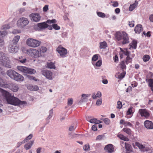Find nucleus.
Instances as JSON below:
<instances>
[{
	"label": "nucleus",
	"instance_id": "nucleus-1",
	"mask_svg": "<svg viewBox=\"0 0 153 153\" xmlns=\"http://www.w3.org/2000/svg\"><path fill=\"white\" fill-rule=\"evenodd\" d=\"M2 95L4 97L8 104L14 105H24L26 103L25 101H21L18 98L12 95L11 94L2 88H0Z\"/></svg>",
	"mask_w": 153,
	"mask_h": 153
},
{
	"label": "nucleus",
	"instance_id": "nucleus-2",
	"mask_svg": "<svg viewBox=\"0 0 153 153\" xmlns=\"http://www.w3.org/2000/svg\"><path fill=\"white\" fill-rule=\"evenodd\" d=\"M0 61L2 62V65L5 67L11 68V66L9 58L5 56L3 53H0Z\"/></svg>",
	"mask_w": 153,
	"mask_h": 153
},
{
	"label": "nucleus",
	"instance_id": "nucleus-3",
	"mask_svg": "<svg viewBox=\"0 0 153 153\" xmlns=\"http://www.w3.org/2000/svg\"><path fill=\"white\" fill-rule=\"evenodd\" d=\"M26 43L27 45L29 47L32 48H36L40 45L41 42L37 39L30 38L27 39Z\"/></svg>",
	"mask_w": 153,
	"mask_h": 153
},
{
	"label": "nucleus",
	"instance_id": "nucleus-4",
	"mask_svg": "<svg viewBox=\"0 0 153 153\" xmlns=\"http://www.w3.org/2000/svg\"><path fill=\"white\" fill-rule=\"evenodd\" d=\"M17 68L19 71L24 74H34L36 72V71L34 69L25 66H18L17 67Z\"/></svg>",
	"mask_w": 153,
	"mask_h": 153
},
{
	"label": "nucleus",
	"instance_id": "nucleus-5",
	"mask_svg": "<svg viewBox=\"0 0 153 153\" xmlns=\"http://www.w3.org/2000/svg\"><path fill=\"white\" fill-rule=\"evenodd\" d=\"M27 52L31 56L35 57H39L41 56L39 51L38 50L34 48H30L27 50Z\"/></svg>",
	"mask_w": 153,
	"mask_h": 153
},
{
	"label": "nucleus",
	"instance_id": "nucleus-6",
	"mask_svg": "<svg viewBox=\"0 0 153 153\" xmlns=\"http://www.w3.org/2000/svg\"><path fill=\"white\" fill-rule=\"evenodd\" d=\"M29 23L27 19L23 17L19 19L17 22V25L21 27H25Z\"/></svg>",
	"mask_w": 153,
	"mask_h": 153
},
{
	"label": "nucleus",
	"instance_id": "nucleus-7",
	"mask_svg": "<svg viewBox=\"0 0 153 153\" xmlns=\"http://www.w3.org/2000/svg\"><path fill=\"white\" fill-rule=\"evenodd\" d=\"M29 16L32 21L35 22H39L41 18L39 14L37 13H31L29 15Z\"/></svg>",
	"mask_w": 153,
	"mask_h": 153
},
{
	"label": "nucleus",
	"instance_id": "nucleus-8",
	"mask_svg": "<svg viewBox=\"0 0 153 153\" xmlns=\"http://www.w3.org/2000/svg\"><path fill=\"white\" fill-rule=\"evenodd\" d=\"M57 51L59 54L62 57L65 56L67 54V51L66 49L59 46L57 48Z\"/></svg>",
	"mask_w": 153,
	"mask_h": 153
},
{
	"label": "nucleus",
	"instance_id": "nucleus-9",
	"mask_svg": "<svg viewBox=\"0 0 153 153\" xmlns=\"http://www.w3.org/2000/svg\"><path fill=\"white\" fill-rule=\"evenodd\" d=\"M135 145L137 146L142 151L147 152L150 150L149 148L146 147L144 144H142L139 143L138 142H136L135 143Z\"/></svg>",
	"mask_w": 153,
	"mask_h": 153
},
{
	"label": "nucleus",
	"instance_id": "nucleus-10",
	"mask_svg": "<svg viewBox=\"0 0 153 153\" xmlns=\"http://www.w3.org/2000/svg\"><path fill=\"white\" fill-rule=\"evenodd\" d=\"M149 112L150 111L147 110L146 109H140L139 110V113L141 117H144L146 118H148L150 116Z\"/></svg>",
	"mask_w": 153,
	"mask_h": 153
},
{
	"label": "nucleus",
	"instance_id": "nucleus-11",
	"mask_svg": "<svg viewBox=\"0 0 153 153\" xmlns=\"http://www.w3.org/2000/svg\"><path fill=\"white\" fill-rule=\"evenodd\" d=\"M7 85H8V87L5 88H9L14 92H17L19 90V87L18 85L16 84L11 83L7 84Z\"/></svg>",
	"mask_w": 153,
	"mask_h": 153
},
{
	"label": "nucleus",
	"instance_id": "nucleus-12",
	"mask_svg": "<svg viewBox=\"0 0 153 153\" xmlns=\"http://www.w3.org/2000/svg\"><path fill=\"white\" fill-rule=\"evenodd\" d=\"M19 50V48L17 45L13 44L10 45L9 48V51L12 53H15Z\"/></svg>",
	"mask_w": 153,
	"mask_h": 153
},
{
	"label": "nucleus",
	"instance_id": "nucleus-13",
	"mask_svg": "<svg viewBox=\"0 0 153 153\" xmlns=\"http://www.w3.org/2000/svg\"><path fill=\"white\" fill-rule=\"evenodd\" d=\"M42 74L47 78L49 79H52V73L51 72L48 70H44L42 71Z\"/></svg>",
	"mask_w": 153,
	"mask_h": 153
},
{
	"label": "nucleus",
	"instance_id": "nucleus-14",
	"mask_svg": "<svg viewBox=\"0 0 153 153\" xmlns=\"http://www.w3.org/2000/svg\"><path fill=\"white\" fill-rule=\"evenodd\" d=\"M122 39L123 41L122 43L123 44H125L129 42V38L128 34L125 32H123Z\"/></svg>",
	"mask_w": 153,
	"mask_h": 153
},
{
	"label": "nucleus",
	"instance_id": "nucleus-15",
	"mask_svg": "<svg viewBox=\"0 0 153 153\" xmlns=\"http://www.w3.org/2000/svg\"><path fill=\"white\" fill-rule=\"evenodd\" d=\"M17 73L13 70L10 69L8 70L7 72V74L11 78L14 79Z\"/></svg>",
	"mask_w": 153,
	"mask_h": 153
},
{
	"label": "nucleus",
	"instance_id": "nucleus-16",
	"mask_svg": "<svg viewBox=\"0 0 153 153\" xmlns=\"http://www.w3.org/2000/svg\"><path fill=\"white\" fill-rule=\"evenodd\" d=\"M49 26L46 21L37 24L38 27L41 29H45L48 27Z\"/></svg>",
	"mask_w": 153,
	"mask_h": 153
},
{
	"label": "nucleus",
	"instance_id": "nucleus-17",
	"mask_svg": "<svg viewBox=\"0 0 153 153\" xmlns=\"http://www.w3.org/2000/svg\"><path fill=\"white\" fill-rule=\"evenodd\" d=\"M105 150L109 153H111L114 152V147L112 145L109 144L105 147Z\"/></svg>",
	"mask_w": 153,
	"mask_h": 153
},
{
	"label": "nucleus",
	"instance_id": "nucleus-18",
	"mask_svg": "<svg viewBox=\"0 0 153 153\" xmlns=\"http://www.w3.org/2000/svg\"><path fill=\"white\" fill-rule=\"evenodd\" d=\"M143 28L142 25L139 24L137 25L135 27L134 31L137 34H139L142 31Z\"/></svg>",
	"mask_w": 153,
	"mask_h": 153
},
{
	"label": "nucleus",
	"instance_id": "nucleus-19",
	"mask_svg": "<svg viewBox=\"0 0 153 153\" xmlns=\"http://www.w3.org/2000/svg\"><path fill=\"white\" fill-rule=\"evenodd\" d=\"M121 144L122 146H124L127 151H131V145L127 143L124 142H122Z\"/></svg>",
	"mask_w": 153,
	"mask_h": 153
},
{
	"label": "nucleus",
	"instance_id": "nucleus-20",
	"mask_svg": "<svg viewBox=\"0 0 153 153\" xmlns=\"http://www.w3.org/2000/svg\"><path fill=\"white\" fill-rule=\"evenodd\" d=\"M13 79L18 81H22L24 80V77L22 75L17 73Z\"/></svg>",
	"mask_w": 153,
	"mask_h": 153
},
{
	"label": "nucleus",
	"instance_id": "nucleus-21",
	"mask_svg": "<svg viewBox=\"0 0 153 153\" xmlns=\"http://www.w3.org/2000/svg\"><path fill=\"white\" fill-rule=\"evenodd\" d=\"M8 85L6 83V81L2 78L0 77V86L2 87L5 88L8 87Z\"/></svg>",
	"mask_w": 153,
	"mask_h": 153
},
{
	"label": "nucleus",
	"instance_id": "nucleus-22",
	"mask_svg": "<svg viewBox=\"0 0 153 153\" xmlns=\"http://www.w3.org/2000/svg\"><path fill=\"white\" fill-rule=\"evenodd\" d=\"M138 4V1L136 0L135 1L134 3L130 5L129 7V10L131 11H132L137 7Z\"/></svg>",
	"mask_w": 153,
	"mask_h": 153
},
{
	"label": "nucleus",
	"instance_id": "nucleus-23",
	"mask_svg": "<svg viewBox=\"0 0 153 153\" xmlns=\"http://www.w3.org/2000/svg\"><path fill=\"white\" fill-rule=\"evenodd\" d=\"M27 89L32 91H36L39 89V87L37 85H29L27 87Z\"/></svg>",
	"mask_w": 153,
	"mask_h": 153
},
{
	"label": "nucleus",
	"instance_id": "nucleus-24",
	"mask_svg": "<svg viewBox=\"0 0 153 153\" xmlns=\"http://www.w3.org/2000/svg\"><path fill=\"white\" fill-rule=\"evenodd\" d=\"M137 42L136 41L133 40L132 42L130 44L129 46L130 47L129 49H131V48H132L133 49H135L136 48L137 46Z\"/></svg>",
	"mask_w": 153,
	"mask_h": 153
},
{
	"label": "nucleus",
	"instance_id": "nucleus-25",
	"mask_svg": "<svg viewBox=\"0 0 153 153\" xmlns=\"http://www.w3.org/2000/svg\"><path fill=\"white\" fill-rule=\"evenodd\" d=\"M34 142L33 140H31L27 143L25 144L24 148L26 150H28L30 148Z\"/></svg>",
	"mask_w": 153,
	"mask_h": 153
},
{
	"label": "nucleus",
	"instance_id": "nucleus-26",
	"mask_svg": "<svg viewBox=\"0 0 153 153\" xmlns=\"http://www.w3.org/2000/svg\"><path fill=\"white\" fill-rule=\"evenodd\" d=\"M90 123H94L95 124H98L102 123V122L100 120H97L96 118H93L90 119L89 121Z\"/></svg>",
	"mask_w": 153,
	"mask_h": 153
},
{
	"label": "nucleus",
	"instance_id": "nucleus-27",
	"mask_svg": "<svg viewBox=\"0 0 153 153\" xmlns=\"http://www.w3.org/2000/svg\"><path fill=\"white\" fill-rule=\"evenodd\" d=\"M107 46V44L105 41L100 42V49H105Z\"/></svg>",
	"mask_w": 153,
	"mask_h": 153
},
{
	"label": "nucleus",
	"instance_id": "nucleus-28",
	"mask_svg": "<svg viewBox=\"0 0 153 153\" xmlns=\"http://www.w3.org/2000/svg\"><path fill=\"white\" fill-rule=\"evenodd\" d=\"M126 62H125L124 61H122L120 62V67L123 71H124V70H125L126 69Z\"/></svg>",
	"mask_w": 153,
	"mask_h": 153
},
{
	"label": "nucleus",
	"instance_id": "nucleus-29",
	"mask_svg": "<svg viewBox=\"0 0 153 153\" xmlns=\"http://www.w3.org/2000/svg\"><path fill=\"white\" fill-rule=\"evenodd\" d=\"M47 65L48 68L55 69L56 68L54 63L52 62H47Z\"/></svg>",
	"mask_w": 153,
	"mask_h": 153
},
{
	"label": "nucleus",
	"instance_id": "nucleus-30",
	"mask_svg": "<svg viewBox=\"0 0 153 153\" xmlns=\"http://www.w3.org/2000/svg\"><path fill=\"white\" fill-rule=\"evenodd\" d=\"M120 50L121 51H122L124 55L126 56H129L130 52L128 51L127 48L123 50L121 48H120Z\"/></svg>",
	"mask_w": 153,
	"mask_h": 153
},
{
	"label": "nucleus",
	"instance_id": "nucleus-31",
	"mask_svg": "<svg viewBox=\"0 0 153 153\" xmlns=\"http://www.w3.org/2000/svg\"><path fill=\"white\" fill-rule=\"evenodd\" d=\"M78 135H79V134L73 133L72 132H69L68 134V137L71 139H73L77 137Z\"/></svg>",
	"mask_w": 153,
	"mask_h": 153
},
{
	"label": "nucleus",
	"instance_id": "nucleus-32",
	"mask_svg": "<svg viewBox=\"0 0 153 153\" xmlns=\"http://www.w3.org/2000/svg\"><path fill=\"white\" fill-rule=\"evenodd\" d=\"M101 92L100 91H98L96 95L95 94H93L92 98L94 99H95L97 97H100L101 96Z\"/></svg>",
	"mask_w": 153,
	"mask_h": 153
},
{
	"label": "nucleus",
	"instance_id": "nucleus-33",
	"mask_svg": "<svg viewBox=\"0 0 153 153\" xmlns=\"http://www.w3.org/2000/svg\"><path fill=\"white\" fill-rule=\"evenodd\" d=\"M20 38V37L19 36H16L14 37L13 40V44L17 45V43L19 40Z\"/></svg>",
	"mask_w": 153,
	"mask_h": 153
},
{
	"label": "nucleus",
	"instance_id": "nucleus-34",
	"mask_svg": "<svg viewBox=\"0 0 153 153\" xmlns=\"http://www.w3.org/2000/svg\"><path fill=\"white\" fill-rule=\"evenodd\" d=\"M133 108L132 107H131L129 108L126 114L127 115L132 114L134 113V112L133 111Z\"/></svg>",
	"mask_w": 153,
	"mask_h": 153
},
{
	"label": "nucleus",
	"instance_id": "nucleus-35",
	"mask_svg": "<svg viewBox=\"0 0 153 153\" xmlns=\"http://www.w3.org/2000/svg\"><path fill=\"white\" fill-rule=\"evenodd\" d=\"M125 74L126 71H123L122 73H121L118 75L117 78L120 79H121L125 76Z\"/></svg>",
	"mask_w": 153,
	"mask_h": 153
},
{
	"label": "nucleus",
	"instance_id": "nucleus-36",
	"mask_svg": "<svg viewBox=\"0 0 153 153\" xmlns=\"http://www.w3.org/2000/svg\"><path fill=\"white\" fill-rule=\"evenodd\" d=\"M132 61V59L128 56L126 58V61H125L126 62V64L127 65L129 63H131Z\"/></svg>",
	"mask_w": 153,
	"mask_h": 153
},
{
	"label": "nucleus",
	"instance_id": "nucleus-37",
	"mask_svg": "<svg viewBox=\"0 0 153 153\" xmlns=\"http://www.w3.org/2000/svg\"><path fill=\"white\" fill-rule=\"evenodd\" d=\"M150 58V57L149 55H145L143 56V59L144 62H146L149 60Z\"/></svg>",
	"mask_w": 153,
	"mask_h": 153
},
{
	"label": "nucleus",
	"instance_id": "nucleus-38",
	"mask_svg": "<svg viewBox=\"0 0 153 153\" xmlns=\"http://www.w3.org/2000/svg\"><path fill=\"white\" fill-rule=\"evenodd\" d=\"M123 32L122 33L117 34L116 36V38L119 41L122 39L123 37Z\"/></svg>",
	"mask_w": 153,
	"mask_h": 153
},
{
	"label": "nucleus",
	"instance_id": "nucleus-39",
	"mask_svg": "<svg viewBox=\"0 0 153 153\" xmlns=\"http://www.w3.org/2000/svg\"><path fill=\"white\" fill-rule=\"evenodd\" d=\"M76 127V126L75 125H71L69 127L68 130L70 131H73Z\"/></svg>",
	"mask_w": 153,
	"mask_h": 153
},
{
	"label": "nucleus",
	"instance_id": "nucleus-40",
	"mask_svg": "<svg viewBox=\"0 0 153 153\" xmlns=\"http://www.w3.org/2000/svg\"><path fill=\"white\" fill-rule=\"evenodd\" d=\"M97 14L98 16L100 17L104 18L105 17V13L101 12H97Z\"/></svg>",
	"mask_w": 153,
	"mask_h": 153
},
{
	"label": "nucleus",
	"instance_id": "nucleus-41",
	"mask_svg": "<svg viewBox=\"0 0 153 153\" xmlns=\"http://www.w3.org/2000/svg\"><path fill=\"white\" fill-rule=\"evenodd\" d=\"M10 25L9 24H7L4 25L1 28L3 30H6L10 28Z\"/></svg>",
	"mask_w": 153,
	"mask_h": 153
},
{
	"label": "nucleus",
	"instance_id": "nucleus-42",
	"mask_svg": "<svg viewBox=\"0 0 153 153\" xmlns=\"http://www.w3.org/2000/svg\"><path fill=\"white\" fill-rule=\"evenodd\" d=\"M47 50V48L46 47H41L40 49V53H44L46 52Z\"/></svg>",
	"mask_w": 153,
	"mask_h": 153
},
{
	"label": "nucleus",
	"instance_id": "nucleus-43",
	"mask_svg": "<svg viewBox=\"0 0 153 153\" xmlns=\"http://www.w3.org/2000/svg\"><path fill=\"white\" fill-rule=\"evenodd\" d=\"M47 23H48L49 24H51L52 23H55L56 22V20L55 19H53L51 20H48L47 21Z\"/></svg>",
	"mask_w": 153,
	"mask_h": 153
},
{
	"label": "nucleus",
	"instance_id": "nucleus-44",
	"mask_svg": "<svg viewBox=\"0 0 153 153\" xmlns=\"http://www.w3.org/2000/svg\"><path fill=\"white\" fill-rule=\"evenodd\" d=\"M52 27L55 30H58L60 29V27L57 24H53L52 25Z\"/></svg>",
	"mask_w": 153,
	"mask_h": 153
},
{
	"label": "nucleus",
	"instance_id": "nucleus-45",
	"mask_svg": "<svg viewBox=\"0 0 153 153\" xmlns=\"http://www.w3.org/2000/svg\"><path fill=\"white\" fill-rule=\"evenodd\" d=\"M49 113V115L47 118V120H49L52 117L53 114V111L52 110H50Z\"/></svg>",
	"mask_w": 153,
	"mask_h": 153
},
{
	"label": "nucleus",
	"instance_id": "nucleus-46",
	"mask_svg": "<svg viewBox=\"0 0 153 153\" xmlns=\"http://www.w3.org/2000/svg\"><path fill=\"white\" fill-rule=\"evenodd\" d=\"M123 131L128 134L131 133V130L129 128H124L123 129Z\"/></svg>",
	"mask_w": 153,
	"mask_h": 153
},
{
	"label": "nucleus",
	"instance_id": "nucleus-47",
	"mask_svg": "<svg viewBox=\"0 0 153 153\" xmlns=\"http://www.w3.org/2000/svg\"><path fill=\"white\" fill-rule=\"evenodd\" d=\"M117 108L121 109L122 107V102L120 101H118L117 102Z\"/></svg>",
	"mask_w": 153,
	"mask_h": 153
},
{
	"label": "nucleus",
	"instance_id": "nucleus-48",
	"mask_svg": "<svg viewBox=\"0 0 153 153\" xmlns=\"http://www.w3.org/2000/svg\"><path fill=\"white\" fill-rule=\"evenodd\" d=\"M98 54H95L94 55L92 58V61H96L98 59Z\"/></svg>",
	"mask_w": 153,
	"mask_h": 153
},
{
	"label": "nucleus",
	"instance_id": "nucleus-49",
	"mask_svg": "<svg viewBox=\"0 0 153 153\" xmlns=\"http://www.w3.org/2000/svg\"><path fill=\"white\" fill-rule=\"evenodd\" d=\"M33 137V135L32 134H30L24 140L25 142H26L28 140L31 139Z\"/></svg>",
	"mask_w": 153,
	"mask_h": 153
},
{
	"label": "nucleus",
	"instance_id": "nucleus-50",
	"mask_svg": "<svg viewBox=\"0 0 153 153\" xmlns=\"http://www.w3.org/2000/svg\"><path fill=\"white\" fill-rule=\"evenodd\" d=\"M27 77L28 79L30 80H33L36 81H37V79L35 78V77L33 76L30 75H28Z\"/></svg>",
	"mask_w": 153,
	"mask_h": 153
},
{
	"label": "nucleus",
	"instance_id": "nucleus-51",
	"mask_svg": "<svg viewBox=\"0 0 153 153\" xmlns=\"http://www.w3.org/2000/svg\"><path fill=\"white\" fill-rule=\"evenodd\" d=\"M73 99L72 98L69 99L68 100V105H71L73 104Z\"/></svg>",
	"mask_w": 153,
	"mask_h": 153
},
{
	"label": "nucleus",
	"instance_id": "nucleus-52",
	"mask_svg": "<svg viewBox=\"0 0 153 153\" xmlns=\"http://www.w3.org/2000/svg\"><path fill=\"white\" fill-rule=\"evenodd\" d=\"M145 127L148 129H151L153 128V125H144Z\"/></svg>",
	"mask_w": 153,
	"mask_h": 153
},
{
	"label": "nucleus",
	"instance_id": "nucleus-53",
	"mask_svg": "<svg viewBox=\"0 0 153 153\" xmlns=\"http://www.w3.org/2000/svg\"><path fill=\"white\" fill-rule=\"evenodd\" d=\"M102 61L99 60L96 63L95 65L97 67H100L102 65Z\"/></svg>",
	"mask_w": 153,
	"mask_h": 153
},
{
	"label": "nucleus",
	"instance_id": "nucleus-54",
	"mask_svg": "<svg viewBox=\"0 0 153 153\" xmlns=\"http://www.w3.org/2000/svg\"><path fill=\"white\" fill-rule=\"evenodd\" d=\"M104 123L106 124H109L110 123V120L108 118H105L103 120Z\"/></svg>",
	"mask_w": 153,
	"mask_h": 153
},
{
	"label": "nucleus",
	"instance_id": "nucleus-55",
	"mask_svg": "<svg viewBox=\"0 0 153 153\" xmlns=\"http://www.w3.org/2000/svg\"><path fill=\"white\" fill-rule=\"evenodd\" d=\"M111 2L113 3L112 5L114 7H117L118 6V3L117 1H112Z\"/></svg>",
	"mask_w": 153,
	"mask_h": 153
},
{
	"label": "nucleus",
	"instance_id": "nucleus-56",
	"mask_svg": "<svg viewBox=\"0 0 153 153\" xmlns=\"http://www.w3.org/2000/svg\"><path fill=\"white\" fill-rule=\"evenodd\" d=\"M19 61L21 63H25L26 61V58H24L23 59H21L20 57L19 58Z\"/></svg>",
	"mask_w": 153,
	"mask_h": 153
},
{
	"label": "nucleus",
	"instance_id": "nucleus-57",
	"mask_svg": "<svg viewBox=\"0 0 153 153\" xmlns=\"http://www.w3.org/2000/svg\"><path fill=\"white\" fill-rule=\"evenodd\" d=\"M149 84L150 87L153 86V79H149Z\"/></svg>",
	"mask_w": 153,
	"mask_h": 153
},
{
	"label": "nucleus",
	"instance_id": "nucleus-58",
	"mask_svg": "<svg viewBox=\"0 0 153 153\" xmlns=\"http://www.w3.org/2000/svg\"><path fill=\"white\" fill-rule=\"evenodd\" d=\"M83 149L86 151L88 150V149H89V145H85L83 147Z\"/></svg>",
	"mask_w": 153,
	"mask_h": 153
},
{
	"label": "nucleus",
	"instance_id": "nucleus-59",
	"mask_svg": "<svg viewBox=\"0 0 153 153\" xmlns=\"http://www.w3.org/2000/svg\"><path fill=\"white\" fill-rule=\"evenodd\" d=\"M102 102V100L101 99H98L97 101L96 104L98 105H100Z\"/></svg>",
	"mask_w": 153,
	"mask_h": 153
},
{
	"label": "nucleus",
	"instance_id": "nucleus-60",
	"mask_svg": "<svg viewBox=\"0 0 153 153\" xmlns=\"http://www.w3.org/2000/svg\"><path fill=\"white\" fill-rule=\"evenodd\" d=\"M144 124H153V123L152 121L147 120L144 122Z\"/></svg>",
	"mask_w": 153,
	"mask_h": 153
},
{
	"label": "nucleus",
	"instance_id": "nucleus-61",
	"mask_svg": "<svg viewBox=\"0 0 153 153\" xmlns=\"http://www.w3.org/2000/svg\"><path fill=\"white\" fill-rule=\"evenodd\" d=\"M48 9V5H45L43 8V10L44 12L47 11Z\"/></svg>",
	"mask_w": 153,
	"mask_h": 153
},
{
	"label": "nucleus",
	"instance_id": "nucleus-62",
	"mask_svg": "<svg viewBox=\"0 0 153 153\" xmlns=\"http://www.w3.org/2000/svg\"><path fill=\"white\" fill-rule=\"evenodd\" d=\"M129 25L131 27H133L134 26V22H129Z\"/></svg>",
	"mask_w": 153,
	"mask_h": 153
},
{
	"label": "nucleus",
	"instance_id": "nucleus-63",
	"mask_svg": "<svg viewBox=\"0 0 153 153\" xmlns=\"http://www.w3.org/2000/svg\"><path fill=\"white\" fill-rule=\"evenodd\" d=\"M131 85L133 87H135L137 86V83L136 82H132L131 84Z\"/></svg>",
	"mask_w": 153,
	"mask_h": 153
},
{
	"label": "nucleus",
	"instance_id": "nucleus-64",
	"mask_svg": "<svg viewBox=\"0 0 153 153\" xmlns=\"http://www.w3.org/2000/svg\"><path fill=\"white\" fill-rule=\"evenodd\" d=\"M132 90V88L130 86H129L128 87L127 89L126 90V91L127 92H128L131 91Z\"/></svg>",
	"mask_w": 153,
	"mask_h": 153
}]
</instances>
